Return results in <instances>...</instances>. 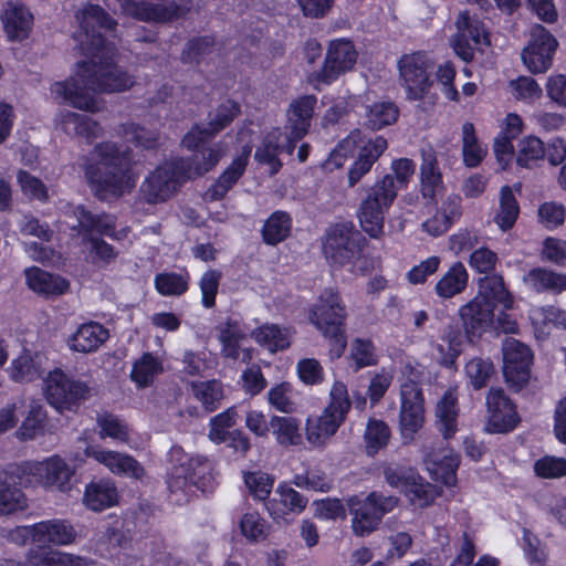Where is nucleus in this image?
<instances>
[{
    "label": "nucleus",
    "mask_w": 566,
    "mask_h": 566,
    "mask_svg": "<svg viewBox=\"0 0 566 566\" xmlns=\"http://www.w3.org/2000/svg\"><path fill=\"white\" fill-rule=\"evenodd\" d=\"M78 30L74 32L77 50L83 56L71 75L50 86L51 97L74 108L96 113L103 109L95 93H115L129 90L134 78L114 61V46L106 42L115 21L96 4H86L76 15Z\"/></svg>",
    "instance_id": "f257e3e1"
},
{
    "label": "nucleus",
    "mask_w": 566,
    "mask_h": 566,
    "mask_svg": "<svg viewBox=\"0 0 566 566\" xmlns=\"http://www.w3.org/2000/svg\"><path fill=\"white\" fill-rule=\"evenodd\" d=\"M168 462L166 483L171 500L178 504L187 502L195 489L209 492L217 484L212 463L205 458L190 457L175 446L168 452Z\"/></svg>",
    "instance_id": "0eeeda50"
},
{
    "label": "nucleus",
    "mask_w": 566,
    "mask_h": 566,
    "mask_svg": "<svg viewBox=\"0 0 566 566\" xmlns=\"http://www.w3.org/2000/svg\"><path fill=\"white\" fill-rule=\"evenodd\" d=\"M238 528L242 537L252 544L264 542L271 533V524L256 510L244 512L238 521Z\"/></svg>",
    "instance_id": "a19ab883"
},
{
    "label": "nucleus",
    "mask_w": 566,
    "mask_h": 566,
    "mask_svg": "<svg viewBox=\"0 0 566 566\" xmlns=\"http://www.w3.org/2000/svg\"><path fill=\"white\" fill-rule=\"evenodd\" d=\"M45 420L43 407L39 403L31 405L27 418L17 431V437L21 440H33L43 434Z\"/></svg>",
    "instance_id": "e2e57ef3"
},
{
    "label": "nucleus",
    "mask_w": 566,
    "mask_h": 566,
    "mask_svg": "<svg viewBox=\"0 0 566 566\" xmlns=\"http://www.w3.org/2000/svg\"><path fill=\"white\" fill-rule=\"evenodd\" d=\"M222 343V354L232 359H242L249 361L252 358L251 352L244 348L247 336L237 324H228L220 334Z\"/></svg>",
    "instance_id": "a18cd8bd"
},
{
    "label": "nucleus",
    "mask_w": 566,
    "mask_h": 566,
    "mask_svg": "<svg viewBox=\"0 0 566 566\" xmlns=\"http://www.w3.org/2000/svg\"><path fill=\"white\" fill-rule=\"evenodd\" d=\"M25 283L34 293L45 296H56L67 292L69 282L60 276L32 266L24 270Z\"/></svg>",
    "instance_id": "f704fd0d"
},
{
    "label": "nucleus",
    "mask_w": 566,
    "mask_h": 566,
    "mask_svg": "<svg viewBox=\"0 0 566 566\" xmlns=\"http://www.w3.org/2000/svg\"><path fill=\"white\" fill-rule=\"evenodd\" d=\"M4 31L11 40L29 36L33 27V15L22 3L9 2L2 14Z\"/></svg>",
    "instance_id": "72a5a7b5"
},
{
    "label": "nucleus",
    "mask_w": 566,
    "mask_h": 566,
    "mask_svg": "<svg viewBox=\"0 0 566 566\" xmlns=\"http://www.w3.org/2000/svg\"><path fill=\"white\" fill-rule=\"evenodd\" d=\"M308 322L317 331L345 325L347 318L346 305L335 287H325L319 292L314 303L307 307Z\"/></svg>",
    "instance_id": "a211bd4d"
},
{
    "label": "nucleus",
    "mask_w": 566,
    "mask_h": 566,
    "mask_svg": "<svg viewBox=\"0 0 566 566\" xmlns=\"http://www.w3.org/2000/svg\"><path fill=\"white\" fill-rule=\"evenodd\" d=\"M93 459L117 476L142 481L146 478L144 465L130 454L99 447L92 450Z\"/></svg>",
    "instance_id": "a878e982"
},
{
    "label": "nucleus",
    "mask_w": 566,
    "mask_h": 566,
    "mask_svg": "<svg viewBox=\"0 0 566 566\" xmlns=\"http://www.w3.org/2000/svg\"><path fill=\"white\" fill-rule=\"evenodd\" d=\"M391 205L385 203L380 193L370 188L358 211L360 227L368 235L377 239L384 233L385 213Z\"/></svg>",
    "instance_id": "bb28decb"
},
{
    "label": "nucleus",
    "mask_w": 566,
    "mask_h": 566,
    "mask_svg": "<svg viewBox=\"0 0 566 566\" xmlns=\"http://www.w3.org/2000/svg\"><path fill=\"white\" fill-rule=\"evenodd\" d=\"M347 360L355 370H359L377 365L379 355L370 339L356 337L349 344Z\"/></svg>",
    "instance_id": "603ef678"
},
{
    "label": "nucleus",
    "mask_w": 566,
    "mask_h": 566,
    "mask_svg": "<svg viewBox=\"0 0 566 566\" xmlns=\"http://www.w3.org/2000/svg\"><path fill=\"white\" fill-rule=\"evenodd\" d=\"M240 113V106L232 102L227 101L222 103L219 108L211 115L208 127L201 129L193 127L182 139V145L188 149L197 148L201 143L211 138L226 126H228L234 117Z\"/></svg>",
    "instance_id": "393cba45"
},
{
    "label": "nucleus",
    "mask_w": 566,
    "mask_h": 566,
    "mask_svg": "<svg viewBox=\"0 0 566 566\" xmlns=\"http://www.w3.org/2000/svg\"><path fill=\"white\" fill-rule=\"evenodd\" d=\"M59 229L61 231L71 230V235L81 238L83 252L95 264H107L112 262L117 253L113 247L105 241L93 237V233L109 237L114 240L127 238L126 228L118 231L114 230L113 218L108 216H92L82 207H71L60 220Z\"/></svg>",
    "instance_id": "20e7f679"
},
{
    "label": "nucleus",
    "mask_w": 566,
    "mask_h": 566,
    "mask_svg": "<svg viewBox=\"0 0 566 566\" xmlns=\"http://www.w3.org/2000/svg\"><path fill=\"white\" fill-rule=\"evenodd\" d=\"M270 424L272 434L280 446L292 447L302 443L301 423L297 418L272 416Z\"/></svg>",
    "instance_id": "de8ad7c7"
},
{
    "label": "nucleus",
    "mask_w": 566,
    "mask_h": 566,
    "mask_svg": "<svg viewBox=\"0 0 566 566\" xmlns=\"http://www.w3.org/2000/svg\"><path fill=\"white\" fill-rule=\"evenodd\" d=\"M397 499L382 496L376 492L366 497L354 495L347 499V506L353 515L352 530L355 535L364 537L377 530L382 516L394 510Z\"/></svg>",
    "instance_id": "9b49d317"
},
{
    "label": "nucleus",
    "mask_w": 566,
    "mask_h": 566,
    "mask_svg": "<svg viewBox=\"0 0 566 566\" xmlns=\"http://www.w3.org/2000/svg\"><path fill=\"white\" fill-rule=\"evenodd\" d=\"M252 337L269 352L276 353L291 345L292 332L275 324H264L252 332Z\"/></svg>",
    "instance_id": "37998d69"
},
{
    "label": "nucleus",
    "mask_w": 566,
    "mask_h": 566,
    "mask_svg": "<svg viewBox=\"0 0 566 566\" xmlns=\"http://www.w3.org/2000/svg\"><path fill=\"white\" fill-rule=\"evenodd\" d=\"M520 422L516 405L502 389H490L486 396L484 431L491 434H505L515 430Z\"/></svg>",
    "instance_id": "f3484780"
},
{
    "label": "nucleus",
    "mask_w": 566,
    "mask_h": 566,
    "mask_svg": "<svg viewBox=\"0 0 566 566\" xmlns=\"http://www.w3.org/2000/svg\"><path fill=\"white\" fill-rule=\"evenodd\" d=\"M364 438L367 453L373 455L387 446L390 430L382 420L371 419L367 423Z\"/></svg>",
    "instance_id": "69168bd1"
},
{
    "label": "nucleus",
    "mask_w": 566,
    "mask_h": 566,
    "mask_svg": "<svg viewBox=\"0 0 566 566\" xmlns=\"http://www.w3.org/2000/svg\"><path fill=\"white\" fill-rule=\"evenodd\" d=\"M465 376L474 389L486 386L494 374L493 363L488 358H471L464 367Z\"/></svg>",
    "instance_id": "0e129e2a"
},
{
    "label": "nucleus",
    "mask_w": 566,
    "mask_h": 566,
    "mask_svg": "<svg viewBox=\"0 0 566 566\" xmlns=\"http://www.w3.org/2000/svg\"><path fill=\"white\" fill-rule=\"evenodd\" d=\"M84 169L92 190L104 200L129 192L137 181V175L130 167L128 151L119 150L114 143L97 145Z\"/></svg>",
    "instance_id": "7ed1b4c3"
},
{
    "label": "nucleus",
    "mask_w": 566,
    "mask_h": 566,
    "mask_svg": "<svg viewBox=\"0 0 566 566\" xmlns=\"http://www.w3.org/2000/svg\"><path fill=\"white\" fill-rule=\"evenodd\" d=\"M243 483L249 494L256 501H265L269 499L274 485V478L261 470L243 471Z\"/></svg>",
    "instance_id": "13d9d810"
},
{
    "label": "nucleus",
    "mask_w": 566,
    "mask_h": 566,
    "mask_svg": "<svg viewBox=\"0 0 566 566\" xmlns=\"http://www.w3.org/2000/svg\"><path fill=\"white\" fill-rule=\"evenodd\" d=\"M7 538L15 545L31 544L36 548L27 553V563L7 559L0 566H88V559L85 557L50 549L53 546H70L76 542L77 532L66 518H50L15 526L8 532Z\"/></svg>",
    "instance_id": "f03ea898"
},
{
    "label": "nucleus",
    "mask_w": 566,
    "mask_h": 566,
    "mask_svg": "<svg viewBox=\"0 0 566 566\" xmlns=\"http://www.w3.org/2000/svg\"><path fill=\"white\" fill-rule=\"evenodd\" d=\"M358 53L352 41L335 39L329 42L324 64L316 75L317 82L331 84L343 74L352 71L357 62Z\"/></svg>",
    "instance_id": "6ab92c4d"
},
{
    "label": "nucleus",
    "mask_w": 566,
    "mask_h": 566,
    "mask_svg": "<svg viewBox=\"0 0 566 566\" xmlns=\"http://www.w3.org/2000/svg\"><path fill=\"white\" fill-rule=\"evenodd\" d=\"M57 125L69 135L82 136L87 139L97 137L101 132V127L96 122L71 111H64L59 114Z\"/></svg>",
    "instance_id": "c03bdc74"
},
{
    "label": "nucleus",
    "mask_w": 566,
    "mask_h": 566,
    "mask_svg": "<svg viewBox=\"0 0 566 566\" xmlns=\"http://www.w3.org/2000/svg\"><path fill=\"white\" fill-rule=\"evenodd\" d=\"M41 378L46 401L59 411L90 396V387L84 381L69 378L60 368H54Z\"/></svg>",
    "instance_id": "2eb2a0df"
},
{
    "label": "nucleus",
    "mask_w": 566,
    "mask_h": 566,
    "mask_svg": "<svg viewBox=\"0 0 566 566\" xmlns=\"http://www.w3.org/2000/svg\"><path fill=\"white\" fill-rule=\"evenodd\" d=\"M524 283L537 292H552L559 294L566 291V274L552 270L536 268L524 276Z\"/></svg>",
    "instance_id": "58836bf2"
},
{
    "label": "nucleus",
    "mask_w": 566,
    "mask_h": 566,
    "mask_svg": "<svg viewBox=\"0 0 566 566\" xmlns=\"http://www.w3.org/2000/svg\"><path fill=\"white\" fill-rule=\"evenodd\" d=\"M520 214V207L509 186H503L500 191V207L494 216V222L503 231H509L515 224Z\"/></svg>",
    "instance_id": "864d4df0"
},
{
    "label": "nucleus",
    "mask_w": 566,
    "mask_h": 566,
    "mask_svg": "<svg viewBox=\"0 0 566 566\" xmlns=\"http://www.w3.org/2000/svg\"><path fill=\"white\" fill-rule=\"evenodd\" d=\"M316 105V97L303 96L294 101L287 111L285 132L275 128L269 132L255 150L254 158L260 165L268 167L270 174H276L282 163L279 155L282 150L289 154L295 148L310 127V120Z\"/></svg>",
    "instance_id": "39448f33"
},
{
    "label": "nucleus",
    "mask_w": 566,
    "mask_h": 566,
    "mask_svg": "<svg viewBox=\"0 0 566 566\" xmlns=\"http://www.w3.org/2000/svg\"><path fill=\"white\" fill-rule=\"evenodd\" d=\"M488 154V148L481 144L475 135L472 123L462 126V155L467 167L479 166Z\"/></svg>",
    "instance_id": "6e6d98bb"
},
{
    "label": "nucleus",
    "mask_w": 566,
    "mask_h": 566,
    "mask_svg": "<svg viewBox=\"0 0 566 566\" xmlns=\"http://www.w3.org/2000/svg\"><path fill=\"white\" fill-rule=\"evenodd\" d=\"M118 502V490L111 479L93 480L85 485L82 503L86 509L102 512L116 506Z\"/></svg>",
    "instance_id": "c85d7f7f"
},
{
    "label": "nucleus",
    "mask_w": 566,
    "mask_h": 566,
    "mask_svg": "<svg viewBox=\"0 0 566 566\" xmlns=\"http://www.w3.org/2000/svg\"><path fill=\"white\" fill-rule=\"evenodd\" d=\"M530 319L537 338H545L553 327L566 328V311L555 306H535L530 311Z\"/></svg>",
    "instance_id": "e433bc0d"
},
{
    "label": "nucleus",
    "mask_w": 566,
    "mask_h": 566,
    "mask_svg": "<svg viewBox=\"0 0 566 566\" xmlns=\"http://www.w3.org/2000/svg\"><path fill=\"white\" fill-rule=\"evenodd\" d=\"M226 147L218 144L202 153L203 161L195 167L179 164H166L158 167L143 184L142 193L148 202L165 201L172 196L177 187L187 179L201 176L212 169L226 154Z\"/></svg>",
    "instance_id": "6e6552de"
},
{
    "label": "nucleus",
    "mask_w": 566,
    "mask_h": 566,
    "mask_svg": "<svg viewBox=\"0 0 566 566\" xmlns=\"http://www.w3.org/2000/svg\"><path fill=\"white\" fill-rule=\"evenodd\" d=\"M352 401L349 399L348 389L345 382L335 380L329 390V399L327 406L323 409L345 422L350 410Z\"/></svg>",
    "instance_id": "bf43d9fd"
},
{
    "label": "nucleus",
    "mask_w": 566,
    "mask_h": 566,
    "mask_svg": "<svg viewBox=\"0 0 566 566\" xmlns=\"http://www.w3.org/2000/svg\"><path fill=\"white\" fill-rule=\"evenodd\" d=\"M75 468L64 458L52 454L42 460L23 464L21 480L32 486H39L49 493L69 496L76 488Z\"/></svg>",
    "instance_id": "1a4fd4ad"
},
{
    "label": "nucleus",
    "mask_w": 566,
    "mask_h": 566,
    "mask_svg": "<svg viewBox=\"0 0 566 566\" xmlns=\"http://www.w3.org/2000/svg\"><path fill=\"white\" fill-rule=\"evenodd\" d=\"M426 468L430 476L447 486L457 482V469L459 467L458 454L450 449H442L428 454L424 459Z\"/></svg>",
    "instance_id": "7c9ffc66"
},
{
    "label": "nucleus",
    "mask_w": 566,
    "mask_h": 566,
    "mask_svg": "<svg viewBox=\"0 0 566 566\" xmlns=\"http://www.w3.org/2000/svg\"><path fill=\"white\" fill-rule=\"evenodd\" d=\"M163 370V363L154 355L146 353L134 363L130 379L139 388L148 387Z\"/></svg>",
    "instance_id": "5fc2aeb1"
},
{
    "label": "nucleus",
    "mask_w": 566,
    "mask_h": 566,
    "mask_svg": "<svg viewBox=\"0 0 566 566\" xmlns=\"http://www.w3.org/2000/svg\"><path fill=\"white\" fill-rule=\"evenodd\" d=\"M455 25L457 33L452 40V48L463 61H471L474 50L483 52L491 45L490 34L482 21L471 17L467 11L458 15Z\"/></svg>",
    "instance_id": "dca6fc26"
},
{
    "label": "nucleus",
    "mask_w": 566,
    "mask_h": 566,
    "mask_svg": "<svg viewBox=\"0 0 566 566\" xmlns=\"http://www.w3.org/2000/svg\"><path fill=\"white\" fill-rule=\"evenodd\" d=\"M416 171L415 163L409 158H397L390 164V172L379 179L376 189L385 203H394L399 190L408 187Z\"/></svg>",
    "instance_id": "b1692460"
},
{
    "label": "nucleus",
    "mask_w": 566,
    "mask_h": 566,
    "mask_svg": "<svg viewBox=\"0 0 566 566\" xmlns=\"http://www.w3.org/2000/svg\"><path fill=\"white\" fill-rule=\"evenodd\" d=\"M410 503L417 507L429 505L438 495L439 491L430 483L423 482L418 474L411 480L410 484L403 491Z\"/></svg>",
    "instance_id": "774afa93"
},
{
    "label": "nucleus",
    "mask_w": 566,
    "mask_h": 566,
    "mask_svg": "<svg viewBox=\"0 0 566 566\" xmlns=\"http://www.w3.org/2000/svg\"><path fill=\"white\" fill-rule=\"evenodd\" d=\"M453 391H447L436 406V423L446 439L454 436L458 430V405Z\"/></svg>",
    "instance_id": "ea45409f"
},
{
    "label": "nucleus",
    "mask_w": 566,
    "mask_h": 566,
    "mask_svg": "<svg viewBox=\"0 0 566 566\" xmlns=\"http://www.w3.org/2000/svg\"><path fill=\"white\" fill-rule=\"evenodd\" d=\"M507 93L515 101L532 104L542 97L543 90L532 76L520 75L507 82Z\"/></svg>",
    "instance_id": "4d7b16f0"
},
{
    "label": "nucleus",
    "mask_w": 566,
    "mask_h": 566,
    "mask_svg": "<svg viewBox=\"0 0 566 566\" xmlns=\"http://www.w3.org/2000/svg\"><path fill=\"white\" fill-rule=\"evenodd\" d=\"M238 143L241 145V154L237 156L231 165L223 171L217 182L206 192L211 200L221 199L232 188L245 170L251 154V130L242 129L238 134Z\"/></svg>",
    "instance_id": "412c9836"
},
{
    "label": "nucleus",
    "mask_w": 566,
    "mask_h": 566,
    "mask_svg": "<svg viewBox=\"0 0 566 566\" xmlns=\"http://www.w3.org/2000/svg\"><path fill=\"white\" fill-rule=\"evenodd\" d=\"M473 338L468 337L467 333L463 334L460 329L449 328L442 338V343L436 346L439 364L444 367H452L463 352L465 342Z\"/></svg>",
    "instance_id": "79ce46f5"
},
{
    "label": "nucleus",
    "mask_w": 566,
    "mask_h": 566,
    "mask_svg": "<svg viewBox=\"0 0 566 566\" xmlns=\"http://www.w3.org/2000/svg\"><path fill=\"white\" fill-rule=\"evenodd\" d=\"M365 238L355 229L352 222H340L331 226L323 238L322 250L325 259L334 269L342 268Z\"/></svg>",
    "instance_id": "4468645a"
},
{
    "label": "nucleus",
    "mask_w": 566,
    "mask_h": 566,
    "mask_svg": "<svg viewBox=\"0 0 566 566\" xmlns=\"http://www.w3.org/2000/svg\"><path fill=\"white\" fill-rule=\"evenodd\" d=\"M468 282L469 272L464 264L454 262L437 281L434 292L439 297L448 300L464 292Z\"/></svg>",
    "instance_id": "c9c22d12"
},
{
    "label": "nucleus",
    "mask_w": 566,
    "mask_h": 566,
    "mask_svg": "<svg viewBox=\"0 0 566 566\" xmlns=\"http://www.w3.org/2000/svg\"><path fill=\"white\" fill-rule=\"evenodd\" d=\"M502 349L505 380L512 387L520 389L530 379L532 352L515 338L505 339Z\"/></svg>",
    "instance_id": "aec40b11"
},
{
    "label": "nucleus",
    "mask_w": 566,
    "mask_h": 566,
    "mask_svg": "<svg viewBox=\"0 0 566 566\" xmlns=\"http://www.w3.org/2000/svg\"><path fill=\"white\" fill-rule=\"evenodd\" d=\"M25 493L12 481L0 479V516H8L28 509Z\"/></svg>",
    "instance_id": "8fccbe9b"
},
{
    "label": "nucleus",
    "mask_w": 566,
    "mask_h": 566,
    "mask_svg": "<svg viewBox=\"0 0 566 566\" xmlns=\"http://www.w3.org/2000/svg\"><path fill=\"white\" fill-rule=\"evenodd\" d=\"M155 290L163 296H181L190 285V274L186 269L164 271L154 279Z\"/></svg>",
    "instance_id": "49530a36"
},
{
    "label": "nucleus",
    "mask_w": 566,
    "mask_h": 566,
    "mask_svg": "<svg viewBox=\"0 0 566 566\" xmlns=\"http://www.w3.org/2000/svg\"><path fill=\"white\" fill-rule=\"evenodd\" d=\"M108 338V331L99 323L88 322L80 325L69 337L67 346L77 353L96 352Z\"/></svg>",
    "instance_id": "473e14b6"
},
{
    "label": "nucleus",
    "mask_w": 566,
    "mask_h": 566,
    "mask_svg": "<svg viewBox=\"0 0 566 566\" xmlns=\"http://www.w3.org/2000/svg\"><path fill=\"white\" fill-rule=\"evenodd\" d=\"M98 434L102 439L109 438L116 442L127 444L132 449H138L139 444L132 440L130 429L118 417L109 413L97 418Z\"/></svg>",
    "instance_id": "09e8293b"
},
{
    "label": "nucleus",
    "mask_w": 566,
    "mask_h": 566,
    "mask_svg": "<svg viewBox=\"0 0 566 566\" xmlns=\"http://www.w3.org/2000/svg\"><path fill=\"white\" fill-rule=\"evenodd\" d=\"M46 365L48 358L42 352L23 348L10 360L6 374L15 384H31L43 376Z\"/></svg>",
    "instance_id": "4be33fe9"
},
{
    "label": "nucleus",
    "mask_w": 566,
    "mask_h": 566,
    "mask_svg": "<svg viewBox=\"0 0 566 566\" xmlns=\"http://www.w3.org/2000/svg\"><path fill=\"white\" fill-rule=\"evenodd\" d=\"M555 35L542 24H534L527 43L521 51V61L531 74H544L553 65L558 49Z\"/></svg>",
    "instance_id": "f8f14e48"
},
{
    "label": "nucleus",
    "mask_w": 566,
    "mask_h": 566,
    "mask_svg": "<svg viewBox=\"0 0 566 566\" xmlns=\"http://www.w3.org/2000/svg\"><path fill=\"white\" fill-rule=\"evenodd\" d=\"M432 59L424 52H412L400 57L399 75L409 99L418 101L429 93L432 86Z\"/></svg>",
    "instance_id": "ddd939ff"
},
{
    "label": "nucleus",
    "mask_w": 566,
    "mask_h": 566,
    "mask_svg": "<svg viewBox=\"0 0 566 566\" xmlns=\"http://www.w3.org/2000/svg\"><path fill=\"white\" fill-rule=\"evenodd\" d=\"M443 191L442 174L436 154L432 149L423 150L420 166V192L424 199L433 202Z\"/></svg>",
    "instance_id": "2f4dec72"
},
{
    "label": "nucleus",
    "mask_w": 566,
    "mask_h": 566,
    "mask_svg": "<svg viewBox=\"0 0 566 566\" xmlns=\"http://www.w3.org/2000/svg\"><path fill=\"white\" fill-rule=\"evenodd\" d=\"M505 311L514 306V297L505 287L502 276L492 275L480 280L478 294L459 307L458 314L468 337H481L494 326V310Z\"/></svg>",
    "instance_id": "423d86ee"
},
{
    "label": "nucleus",
    "mask_w": 566,
    "mask_h": 566,
    "mask_svg": "<svg viewBox=\"0 0 566 566\" xmlns=\"http://www.w3.org/2000/svg\"><path fill=\"white\" fill-rule=\"evenodd\" d=\"M546 156L545 143L535 135H525L517 140L515 163L518 167L533 169L544 161Z\"/></svg>",
    "instance_id": "4c0bfd02"
},
{
    "label": "nucleus",
    "mask_w": 566,
    "mask_h": 566,
    "mask_svg": "<svg viewBox=\"0 0 566 566\" xmlns=\"http://www.w3.org/2000/svg\"><path fill=\"white\" fill-rule=\"evenodd\" d=\"M395 377V369L392 367H381L370 373L369 385L367 388V396L373 405L379 402Z\"/></svg>",
    "instance_id": "338daca9"
},
{
    "label": "nucleus",
    "mask_w": 566,
    "mask_h": 566,
    "mask_svg": "<svg viewBox=\"0 0 566 566\" xmlns=\"http://www.w3.org/2000/svg\"><path fill=\"white\" fill-rule=\"evenodd\" d=\"M307 505V499L286 483H280L274 496L268 502L266 510L275 522H290L301 514Z\"/></svg>",
    "instance_id": "5701e85b"
},
{
    "label": "nucleus",
    "mask_w": 566,
    "mask_h": 566,
    "mask_svg": "<svg viewBox=\"0 0 566 566\" xmlns=\"http://www.w3.org/2000/svg\"><path fill=\"white\" fill-rule=\"evenodd\" d=\"M461 216V199L459 196H448L436 213L426 219L421 228L431 237H440L446 233Z\"/></svg>",
    "instance_id": "c756f323"
},
{
    "label": "nucleus",
    "mask_w": 566,
    "mask_h": 566,
    "mask_svg": "<svg viewBox=\"0 0 566 566\" xmlns=\"http://www.w3.org/2000/svg\"><path fill=\"white\" fill-rule=\"evenodd\" d=\"M292 228L290 216L282 211L272 213L263 226V239L269 244L285 240Z\"/></svg>",
    "instance_id": "680f3d73"
},
{
    "label": "nucleus",
    "mask_w": 566,
    "mask_h": 566,
    "mask_svg": "<svg viewBox=\"0 0 566 566\" xmlns=\"http://www.w3.org/2000/svg\"><path fill=\"white\" fill-rule=\"evenodd\" d=\"M344 422L322 410L318 415H311L305 421V439L314 450L325 449Z\"/></svg>",
    "instance_id": "cd10ccee"
},
{
    "label": "nucleus",
    "mask_w": 566,
    "mask_h": 566,
    "mask_svg": "<svg viewBox=\"0 0 566 566\" xmlns=\"http://www.w3.org/2000/svg\"><path fill=\"white\" fill-rule=\"evenodd\" d=\"M398 114V108L392 102L378 101L366 106L365 125L373 130H379L395 124Z\"/></svg>",
    "instance_id": "3c124183"
},
{
    "label": "nucleus",
    "mask_w": 566,
    "mask_h": 566,
    "mask_svg": "<svg viewBox=\"0 0 566 566\" xmlns=\"http://www.w3.org/2000/svg\"><path fill=\"white\" fill-rule=\"evenodd\" d=\"M401 373L399 430L403 441L409 442L424 423V397L419 387L421 373L418 368L406 364Z\"/></svg>",
    "instance_id": "9d476101"
},
{
    "label": "nucleus",
    "mask_w": 566,
    "mask_h": 566,
    "mask_svg": "<svg viewBox=\"0 0 566 566\" xmlns=\"http://www.w3.org/2000/svg\"><path fill=\"white\" fill-rule=\"evenodd\" d=\"M522 532L520 546L528 566H545L548 559L546 545L527 528Z\"/></svg>",
    "instance_id": "052dcab7"
}]
</instances>
